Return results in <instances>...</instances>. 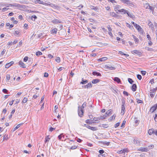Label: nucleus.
Listing matches in <instances>:
<instances>
[{
    "mask_svg": "<svg viewBox=\"0 0 157 157\" xmlns=\"http://www.w3.org/2000/svg\"><path fill=\"white\" fill-rule=\"evenodd\" d=\"M5 6H6V5H5ZM24 5H20L19 4L16 3H14L13 4H10L8 6H6V7H9L10 6L11 7H15L16 8H18V7H23V6H24Z\"/></svg>",
    "mask_w": 157,
    "mask_h": 157,
    "instance_id": "f257e3e1",
    "label": "nucleus"
},
{
    "mask_svg": "<svg viewBox=\"0 0 157 157\" xmlns=\"http://www.w3.org/2000/svg\"><path fill=\"white\" fill-rule=\"evenodd\" d=\"M124 3L128 5V6L132 7H133L134 6L132 2L129 0H120Z\"/></svg>",
    "mask_w": 157,
    "mask_h": 157,
    "instance_id": "f03ea898",
    "label": "nucleus"
},
{
    "mask_svg": "<svg viewBox=\"0 0 157 157\" xmlns=\"http://www.w3.org/2000/svg\"><path fill=\"white\" fill-rule=\"evenodd\" d=\"M134 144L136 146H140L141 141L137 138H135L133 140Z\"/></svg>",
    "mask_w": 157,
    "mask_h": 157,
    "instance_id": "7ed1b4c3",
    "label": "nucleus"
},
{
    "mask_svg": "<svg viewBox=\"0 0 157 157\" xmlns=\"http://www.w3.org/2000/svg\"><path fill=\"white\" fill-rule=\"evenodd\" d=\"M78 113L79 116L80 117H82L83 114V110L82 107L80 106L78 107Z\"/></svg>",
    "mask_w": 157,
    "mask_h": 157,
    "instance_id": "20e7f679",
    "label": "nucleus"
},
{
    "mask_svg": "<svg viewBox=\"0 0 157 157\" xmlns=\"http://www.w3.org/2000/svg\"><path fill=\"white\" fill-rule=\"evenodd\" d=\"M138 151H140L141 152H147L148 151L149 149L147 147L144 148L143 147H140L138 149Z\"/></svg>",
    "mask_w": 157,
    "mask_h": 157,
    "instance_id": "39448f33",
    "label": "nucleus"
},
{
    "mask_svg": "<svg viewBox=\"0 0 157 157\" xmlns=\"http://www.w3.org/2000/svg\"><path fill=\"white\" fill-rule=\"evenodd\" d=\"M157 108V104H155L154 106L151 107L150 110V112L153 113Z\"/></svg>",
    "mask_w": 157,
    "mask_h": 157,
    "instance_id": "423d86ee",
    "label": "nucleus"
},
{
    "mask_svg": "<svg viewBox=\"0 0 157 157\" xmlns=\"http://www.w3.org/2000/svg\"><path fill=\"white\" fill-rule=\"evenodd\" d=\"M148 25H149V26L150 27L151 30L153 31L154 30V26L153 23L150 21H148Z\"/></svg>",
    "mask_w": 157,
    "mask_h": 157,
    "instance_id": "0eeeda50",
    "label": "nucleus"
},
{
    "mask_svg": "<svg viewBox=\"0 0 157 157\" xmlns=\"http://www.w3.org/2000/svg\"><path fill=\"white\" fill-rule=\"evenodd\" d=\"M134 26L137 29L139 32H140L142 31V29L141 27L137 24H136Z\"/></svg>",
    "mask_w": 157,
    "mask_h": 157,
    "instance_id": "6e6552de",
    "label": "nucleus"
},
{
    "mask_svg": "<svg viewBox=\"0 0 157 157\" xmlns=\"http://www.w3.org/2000/svg\"><path fill=\"white\" fill-rule=\"evenodd\" d=\"M110 15L113 17H116L117 18H118L120 17V16L119 15H118L116 13H115L113 12H110Z\"/></svg>",
    "mask_w": 157,
    "mask_h": 157,
    "instance_id": "1a4fd4ad",
    "label": "nucleus"
},
{
    "mask_svg": "<svg viewBox=\"0 0 157 157\" xmlns=\"http://www.w3.org/2000/svg\"><path fill=\"white\" fill-rule=\"evenodd\" d=\"M132 53V54H136L138 55H140L141 54V52H139L137 50H134L131 52Z\"/></svg>",
    "mask_w": 157,
    "mask_h": 157,
    "instance_id": "9d476101",
    "label": "nucleus"
},
{
    "mask_svg": "<svg viewBox=\"0 0 157 157\" xmlns=\"http://www.w3.org/2000/svg\"><path fill=\"white\" fill-rule=\"evenodd\" d=\"M52 23L54 24L60 23L62 22L61 21L57 19H54L52 20Z\"/></svg>",
    "mask_w": 157,
    "mask_h": 157,
    "instance_id": "9b49d317",
    "label": "nucleus"
},
{
    "mask_svg": "<svg viewBox=\"0 0 157 157\" xmlns=\"http://www.w3.org/2000/svg\"><path fill=\"white\" fill-rule=\"evenodd\" d=\"M13 63L14 62L13 61H11L9 63H7L6 64L5 67L8 68L12 65Z\"/></svg>",
    "mask_w": 157,
    "mask_h": 157,
    "instance_id": "f8f14e48",
    "label": "nucleus"
},
{
    "mask_svg": "<svg viewBox=\"0 0 157 157\" xmlns=\"http://www.w3.org/2000/svg\"><path fill=\"white\" fill-rule=\"evenodd\" d=\"M113 80L115 82H117L118 83H121L120 79L118 77H114Z\"/></svg>",
    "mask_w": 157,
    "mask_h": 157,
    "instance_id": "ddd939ff",
    "label": "nucleus"
},
{
    "mask_svg": "<svg viewBox=\"0 0 157 157\" xmlns=\"http://www.w3.org/2000/svg\"><path fill=\"white\" fill-rule=\"evenodd\" d=\"M23 123H20V124H18L17 126L14 127L13 128L12 132H13L15 131L16 129H18L19 127H20L23 124Z\"/></svg>",
    "mask_w": 157,
    "mask_h": 157,
    "instance_id": "4468645a",
    "label": "nucleus"
},
{
    "mask_svg": "<svg viewBox=\"0 0 157 157\" xmlns=\"http://www.w3.org/2000/svg\"><path fill=\"white\" fill-rule=\"evenodd\" d=\"M137 88V86L136 84H133L132 86V90L134 92L136 90Z\"/></svg>",
    "mask_w": 157,
    "mask_h": 157,
    "instance_id": "2eb2a0df",
    "label": "nucleus"
},
{
    "mask_svg": "<svg viewBox=\"0 0 157 157\" xmlns=\"http://www.w3.org/2000/svg\"><path fill=\"white\" fill-rule=\"evenodd\" d=\"M86 122L87 124H91L92 123H96L95 122H94L93 120H87L86 121Z\"/></svg>",
    "mask_w": 157,
    "mask_h": 157,
    "instance_id": "dca6fc26",
    "label": "nucleus"
},
{
    "mask_svg": "<svg viewBox=\"0 0 157 157\" xmlns=\"http://www.w3.org/2000/svg\"><path fill=\"white\" fill-rule=\"evenodd\" d=\"M88 82V80L84 79L83 78H82V81L80 82V84H85Z\"/></svg>",
    "mask_w": 157,
    "mask_h": 157,
    "instance_id": "f3484780",
    "label": "nucleus"
},
{
    "mask_svg": "<svg viewBox=\"0 0 157 157\" xmlns=\"http://www.w3.org/2000/svg\"><path fill=\"white\" fill-rule=\"evenodd\" d=\"M125 111V105H121V114L123 115Z\"/></svg>",
    "mask_w": 157,
    "mask_h": 157,
    "instance_id": "a211bd4d",
    "label": "nucleus"
},
{
    "mask_svg": "<svg viewBox=\"0 0 157 157\" xmlns=\"http://www.w3.org/2000/svg\"><path fill=\"white\" fill-rule=\"evenodd\" d=\"M155 131H154L153 129L152 128L149 130L148 131V133L149 135H151L153 133H155Z\"/></svg>",
    "mask_w": 157,
    "mask_h": 157,
    "instance_id": "6ab92c4d",
    "label": "nucleus"
},
{
    "mask_svg": "<svg viewBox=\"0 0 157 157\" xmlns=\"http://www.w3.org/2000/svg\"><path fill=\"white\" fill-rule=\"evenodd\" d=\"M90 7L91 10H94L95 11H97L98 10V8L97 7H94L93 6H90Z\"/></svg>",
    "mask_w": 157,
    "mask_h": 157,
    "instance_id": "aec40b11",
    "label": "nucleus"
},
{
    "mask_svg": "<svg viewBox=\"0 0 157 157\" xmlns=\"http://www.w3.org/2000/svg\"><path fill=\"white\" fill-rule=\"evenodd\" d=\"M92 84H91V82H89L86 85L85 88L88 89L89 88L92 87Z\"/></svg>",
    "mask_w": 157,
    "mask_h": 157,
    "instance_id": "412c9836",
    "label": "nucleus"
},
{
    "mask_svg": "<svg viewBox=\"0 0 157 157\" xmlns=\"http://www.w3.org/2000/svg\"><path fill=\"white\" fill-rule=\"evenodd\" d=\"M106 117H107V116L105 115L103 116H100L98 117L97 118H98V120H103L105 119Z\"/></svg>",
    "mask_w": 157,
    "mask_h": 157,
    "instance_id": "4be33fe9",
    "label": "nucleus"
},
{
    "mask_svg": "<svg viewBox=\"0 0 157 157\" xmlns=\"http://www.w3.org/2000/svg\"><path fill=\"white\" fill-rule=\"evenodd\" d=\"M19 63L21 67L23 68H25L26 67L25 66H24L25 64L22 61H20L19 62Z\"/></svg>",
    "mask_w": 157,
    "mask_h": 157,
    "instance_id": "5701e85b",
    "label": "nucleus"
},
{
    "mask_svg": "<svg viewBox=\"0 0 157 157\" xmlns=\"http://www.w3.org/2000/svg\"><path fill=\"white\" fill-rule=\"evenodd\" d=\"M92 74L94 75H97V76H101V75L100 73L97 72L96 71H93L92 72Z\"/></svg>",
    "mask_w": 157,
    "mask_h": 157,
    "instance_id": "b1692460",
    "label": "nucleus"
},
{
    "mask_svg": "<svg viewBox=\"0 0 157 157\" xmlns=\"http://www.w3.org/2000/svg\"><path fill=\"white\" fill-rule=\"evenodd\" d=\"M49 6L53 8H56L58 7V6H57L56 5H55V4L50 3V4H48Z\"/></svg>",
    "mask_w": 157,
    "mask_h": 157,
    "instance_id": "393cba45",
    "label": "nucleus"
},
{
    "mask_svg": "<svg viewBox=\"0 0 157 157\" xmlns=\"http://www.w3.org/2000/svg\"><path fill=\"white\" fill-rule=\"evenodd\" d=\"M100 81V80L98 79H93L92 81V83L93 84H96L98 82Z\"/></svg>",
    "mask_w": 157,
    "mask_h": 157,
    "instance_id": "a878e982",
    "label": "nucleus"
},
{
    "mask_svg": "<svg viewBox=\"0 0 157 157\" xmlns=\"http://www.w3.org/2000/svg\"><path fill=\"white\" fill-rule=\"evenodd\" d=\"M127 10L124 9H122L121 10H118V12L119 13L124 12V13H126Z\"/></svg>",
    "mask_w": 157,
    "mask_h": 157,
    "instance_id": "bb28decb",
    "label": "nucleus"
},
{
    "mask_svg": "<svg viewBox=\"0 0 157 157\" xmlns=\"http://www.w3.org/2000/svg\"><path fill=\"white\" fill-rule=\"evenodd\" d=\"M20 3L25 4H28L29 3L27 0H21L20 2Z\"/></svg>",
    "mask_w": 157,
    "mask_h": 157,
    "instance_id": "cd10ccee",
    "label": "nucleus"
},
{
    "mask_svg": "<svg viewBox=\"0 0 157 157\" xmlns=\"http://www.w3.org/2000/svg\"><path fill=\"white\" fill-rule=\"evenodd\" d=\"M126 13L127 14L128 17H130L132 18H133L134 16V15L132 14H130L129 12L128 11H127Z\"/></svg>",
    "mask_w": 157,
    "mask_h": 157,
    "instance_id": "c85d7f7f",
    "label": "nucleus"
},
{
    "mask_svg": "<svg viewBox=\"0 0 157 157\" xmlns=\"http://www.w3.org/2000/svg\"><path fill=\"white\" fill-rule=\"evenodd\" d=\"M105 114H106V116H107V117L108 116H109V115H110L112 114V111H110V110H109L106 112Z\"/></svg>",
    "mask_w": 157,
    "mask_h": 157,
    "instance_id": "c756f323",
    "label": "nucleus"
},
{
    "mask_svg": "<svg viewBox=\"0 0 157 157\" xmlns=\"http://www.w3.org/2000/svg\"><path fill=\"white\" fill-rule=\"evenodd\" d=\"M89 127L90 128V129L93 131H96L97 130V127Z\"/></svg>",
    "mask_w": 157,
    "mask_h": 157,
    "instance_id": "7c9ffc66",
    "label": "nucleus"
},
{
    "mask_svg": "<svg viewBox=\"0 0 157 157\" xmlns=\"http://www.w3.org/2000/svg\"><path fill=\"white\" fill-rule=\"evenodd\" d=\"M107 58L106 57H102V58L98 59V60L100 61H103L106 60L107 59Z\"/></svg>",
    "mask_w": 157,
    "mask_h": 157,
    "instance_id": "2f4dec72",
    "label": "nucleus"
},
{
    "mask_svg": "<svg viewBox=\"0 0 157 157\" xmlns=\"http://www.w3.org/2000/svg\"><path fill=\"white\" fill-rule=\"evenodd\" d=\"M10 75L7 74L6 75V82H8L10 80Z\"/></svg>",
    "mask_w": 157,
    "mask_h": 157,
    "instance_id": "473e14b6",
    "label": "nucleus"
},
{
    "mask_svg": "<svg viewBox=\"0 0 157 157\" xmlns=\"http://www.w3.org/2000/svg\"><path fill=\"white\" fill-rule=\"evenodd\" d=\"M149 6L148 3H146L144 4V7L146 9H148Z\"/></svg>",
    "mask_w": 157,
    "mask_h": 157,
    "instance_id": "72a5a7b5",
    "label": "nucleus"
},
{
    "mask_svg": "<svg viewBox=\"0 0 157 157\" xmlns=\"http://www.w3.org/2000/svg\"><path fill=\"white\" fill-rule=\"evenodd\" d=\"M62 136H63V133L61 134L60 135H59L58 136V138L59 139V140H60L63 141V139H62Z\"/></svg>",
    "mask_w": 157,
    "mask_h": 157,
    "instance_id": "f704fd0d",
    "label": "nucleus"
},
{
    "mask_svg": "<svg viewBox=\"0 0 157 157\" xmlns=\"http://www.w3.org/2000/svg\"><path fill=\"white\" fill-rule=\"evenodd\" d=\"M49 135L47 136L45 138V143H46L47 141H48L50 139L49 137Z\"/></svg>",
    "mask_w": 157,
    "mask_h": 157,
    "instance_id": "c9c22d12",
    "label": "nucleus"
},
{
    "mask_svg": "<svg viewBox=\"0 0 157 157\" xmlns=\"http://www.w3.org/2000/svg\"><path fill=\"white\" fill-rule=\"evenodd\" d=\"M57 29L54 28L52 30L51 33H52L56 34L57 33Z\"/></svg>",
    "mask_w": 157,
    "mask_h": 157,
    "instance_id": "e433bc0d",
    "label": "nucleus"
},
{
    "mask_svg": "<svg viewBox=\"0 0 157 157\" xmlns=\"http://www.w3.org/2000/svg\"><path fill=\"white\" fill-rule=\"evenodd\" d=\"M107 68L108 69H109L111 70H114L115 69V68L110 66H107Z\"/></svg>",
    "mask_w": 157,
    "mask_h": 157,
    "instance_id": "4c0bfd02",
    "label": "nucleus"
},
{
    "mask_svg": "<svg viewBox=\"0 0 157 157\" xmlns=\"http://www.w3.org/2000/svg\"><path fill=\"white\" fill-rule=\"evenodd\" d=\"M37 18V17L35 15H33L32 16V20L33 21H35V19H36Z\"/></svg>",
    "mask_w": 157,
    "mask_h": 157,
    "instance_id": "58836bf2",
    "label": "nucleus"
},
{
    "mask_svg": "<svg viewBox=\"0 0 157 157\" xmlns=\"http://www.w3.org/2000/svg\"><path fill=\"white\" fill-rule=\"evenodd\" d=\"M128 82L130 84H132L133 82H134V81L131 78H128Z\"/></svg>",
    "mask_w": 157,
    "mask_h": 157,
    "instance_id": "ea45409f",
    "label": "nucleus"
},
{
    "mask_svg": "<svg viewBox=\"0 0 157 157\" xmlns=\"http://www.w3.org/2000/svg\"><path fill=\"white\" fill-rule=\"evenodd\" d=\"M127 27H128L130 29H133V26L128 23H127Z\"/></svg>",
    "mask_w": 157,
    "mask_h": 157,
    "instance_id": "a19ab883",
    "label": "nucleus"
},
{
    "mask_svg": "<svg viewBox=\"0 0 157 157\" xmlns=\"http://www.w3.org/2000/svg\"><path fill=\"white\" fill-rule=\"evenodd\" d=\"M42 53L40 51L37 52L36 53V55L37 56H39L40 55H42Z\"/></svg>",
    "mask_w": 157,
    "mask_h": 157,
    "instance_id": "79ce46f5",
    "label": "nucleus"
},
{
    "mask_svg": "<svg viewBox=\"0 0 157 157\" xmlns=\"http://www.w3.org/2000/svg\"><path fill=\"white\" fill-rule=\"evenodd\" d=\"M119 53L120 54L122 55H124L126 56H129V55L128 54H125L121 51L119 52Z\"/></svg>",
    "mask_w": 157,
    "mask_h": 157,
    "instance_id": "37998d69",
    "label": "nucleus"
},
{
    "mask_svg": "<svg viewBox=\"0 0 157 157\" xmlns=\"http://www.w3.org/2000/svg\"><path fill=\"white\" fill-rule=\"evenodd\" d=\"M56 61L58 63H59L60 62V59L59 57H57L56 59Z\"/></svg>",
    "mask_w": 157,
    "mask_h": 157,
    "instance_id": "c03bdc74",
    "label": "nucleus"
},
{
    "mask_svg": "<svg viewBox=\"0 0 157 157\" xmlns=\"http://www.w3.org/2000/svg\"><path fill=\"white\" fill-rule=\"evenodd\" d=\"M120 8V6L119 5H117L115 6L114 8L115 10H118Z\"/></svg>",
    "mask_w": 157,
    "mask_h": 157,
    "instance_id": "a18cd8bd",
    "label": "nucleus"
},
{
    "mask_svg": "<svg viewBox=\"0 0 157 157\" xmlns=\"http://www.w3.org/2000/svg\"><path fill=\"white\" fill-rule=\"evenodd\" d=\"M116 116L115 115H113L111 117L109 118L110 121H112L113 119H115Z\"/></svg>",
    "mask_w": 157,
    "mask_h": 157,
    "instance_id": "49530a36",
    "label": "nucleus"
},
{
    "mask_svg": "<svg viewBox=\"0 0 157 157\" xmlns=\"http://www.w3.org/2000/svg\"><path fill=\"white\" fill-rule=\"evenodd\" d=\"M27 100H28L27 98L25 97L22 100V102L23 103H25L27 101Z\"/></svg>",
    "mask_w": 157,
    "mask_h": 157,
    "instance_id": "de8ad7c7",
    "label": "nucleus"
},
{
    "mask_svg": "<svg viewBox=\"0 0 157 157\" xmlns=\"http://www.w3.org/2000/svg\"><path fill=\"white\" fill-rule=\"evenodd\" d=\"M6 51V50L5 49H3V51L1 53L0 56H2L3 55H4L5 54Z\"/></svg>",
    "mask_w": 157,
    "mask_h": 157,
    "instance_id": "09e8293b",
    "label": "nucleus"
},
{
    "mask_svg": "<svg viewBox=\"0 0 157 157\" xmlns=\"http://www.w3.org/2000/svg\"><path fill=\"white\" fill-rule=\"evenodd\" d=\"M137 78L139 80H141L142 79V76L139 74H138L137 75Z\"/></svg>",
    "mask_w": 157,
    "mask_h": 157,
    "instance_id": "8fccbe9b",
    "label": "nucleus"
},
{
    "mask_svg": "<svg viewBox=\"0 0 157 157\" xmlns=\"http://www.w3.org/2000/svg\"><path fill=\"white\" fill-rule=\"evenodd\" d=\"M8 9H9V8H7L6 7H4L2 9V12H4L5 11L8 10Z\"/></svg>",
    "mask_w": 157,
    "mask_h": 157,
    "instance_id": "3c124183",
    "label": "nucleus"
},
{
    "mask_svg": "<svg viewBox=\"0 0 157 157\" xmlns=\"http://www.w3.org/2000/svg\"><path fill=\"white\" fill-rule=\"evenodd\" d=\"M136 100H137V102L138 103H143V101L142 100H140L139 99H137Z\"/></svg>",
    "mask_w": 157,
    "mask_h": 157,
    "instance_id": "603ef678",
    "label": "nucleus"
},
{
    "mask_svg": "<svg viewBox=\"0 0 157 157\" xmlns=\"http://www.w3.org/2000/svg\"><path fill=\"white\" fill-rule=\"evenodd\" d=\"M20 32H19V31H18V30H15V33H14L15 35H20Z\"/></svg>",
    "mask_w": 157,
    "mask_h": 157,
    "instance_id": "864d4df0",
    "label": "nucleus"
},
{
    "mask_svg": "<svg viewBox=\"0 0 157 157\" xmlns=\"http://www.w3.org/2000/svg\"><path fill=\"white\" fill-rule=\"evenodd\" d=\"M103 144H104L106 145L107 146H108L109 145L110 142H107L106 141H104L103 142Z\"/></svg>",
    "mask_w": 157,
    "mask_h": 157,
    "instance_id": "5fc2aeb1",
    "label": "nucleus"
},
{
    "mask_svg": "<svg viewBox=\"0 0 157 157\" xmlns=\"http://www.w3.org/2000/svg\"><path fill=\"white\" fill-rule=\"evenodd\" d=\"M22 40H21L20 41L19 44L17 45V47H21L22 45Z\"/></svg>",
    "mask_w": 157,
    "mask_h": 157,
    "instance_id": "6e6d98bb",
    "label": "nucleus"
},
{
    "mask_svg": "<svg viewBox=\"0 0 157 157\" xmlns=\"http://www.w3.org/2000/svg\"><path fill=\"white\" fill-rule=\"evenodd\" d=\"M155 95V93L154 92H153L152 93H151V94H150V96H151V97L152 98L154 97Z\"/></svg>",
    "mask_w": 157,
    "mask_h": 157,
    "instance_id": "4d7b16f0",
    "label": "nucleus"
},
{
    "mask_svg": "<svg viewBox=\"0 0 157 157\" xmlns=\"http://www.w3.org/2000/svg\"><path fill=\"white\" fill-rule=\"evenodd\" d=\"M102 127L104 128H106L108 127V124H102Z\"/></svg>",
    "mask_w": 157,
    "mask_h": 157,
    "instance_id": "13d9d810",
    "label": "nucleus"
},
{
    "mask_svg": "<svg viewBox=\"0 0 157 157\" xmlns=\"http://www.w3.org/2000/svg\"><path fill=\"white\" fill-rule=\"evenodd\" d=\"M8 135H5L3 137V140H7L8 139Z\"/></svg>",
    "mask_w": 157,
    "mask_h": 157,
    "instance_id": "bf43d9fd",
    "label": "nucleus"
},
{
    "mask_svg": "<svg viewBox=\"0 0 157 157\" xmlns=\"http://www.w3.org/2000/svg\"><path fill=\"white\" fill-rule=\"evenodd\" d=\"M2 91L4 93L7 94L8 92V90L6 89H3Z\"/></svg>",
    "mask_w": 157,
    "mask_h": 157,
    "instance_id": "052dcab7",
    "label": "nucleus"
},
{
    "mask_svg": "<svg viewBox=\"0 0 157 157\" xmlns=\"http://www.w3.org/2000/svg\"><path fill=\"white\" fill-rule=\"evenodd\" d=\"M146 73V71H141V73L143 75H145Z\"/></svg>",
    "mask_w": 157,
    "mask_h": 157,
    "instance_id": "680f3d73",
    "label": "nucleus"
},
{
    "mask_svg": "<svg viewBox=\"0 0 157 157\" xmlns=\"http://www.w3.org/2000/svg\"><path fill=\"white\" fill-rule=\"evenodd\" d=\"M99 152L100 154H102L105 152L103 150H100L99 151Z\"/></svg>",
    "mask_w": 157,
    "mask_h": 157,
    "instance_id": "e2e57ef3",
    "label": "nucleus"
},
{
    "mask_svg": "<svg viewBox=\"0 0 157 157\" xmlns=\"http://www.w3.org/2000/svg\"><path fill=\"white\" fill-rule=\"evenodd\" d=\"M77 146L75 145H74L73 146H72L71 147V149L72 150L75 149H76L77 148Z\"/></svg>",
    "mask_w": 157,
    "mask_h": 157,
    "instance_id": "0e129e2a",
    "label": "nucleus"
},
{
    "mask_svg": "<svg viewBox=\"0 0 157 157\" xmlns=\"http://www.w3.org/2000/svg\"><path fill=\"white\" fill-rule=\"evenodd\" d=\"M105 8L106 10H107V11H110V10H111L109 6H107V7H105Z\"/></svg>",
    "mask_w": 157,
    "mask_h": 157,
    "instance_id": "69168bd1",
    "label": "nucleus"
},
{
    "mask_svg": "<svg viewBox=\"0 0 157 157\" xmlns=\"http://www.w3.org/2000/svg\"><path fill=\"white\" fill-rule=\"evenodd\" d=\"M28 58L27 56L25 57L23 59L24 61V62L27 61L28 60Z\"/></svg>",
    "mask_w": 157,
    "mask_h": 157,
    "instance_id": "338daca9",
    "label": "nucleus"
},
{
    "mask_svg": "<svg viewBox=\"0 0 157 157\" xmlns=\"http://www.w3.org/2000/svg\"><path fill=\"white\" fill-rule=\"evenodd\" d=\"M154 119L155 121L157 122V114H155V117Z\"/></svg>",
    "mask_w": 157,
    "mask_h": 157,
    "instance_id": "774afa93",
    "label": "nucleus"
}]
</instances>
